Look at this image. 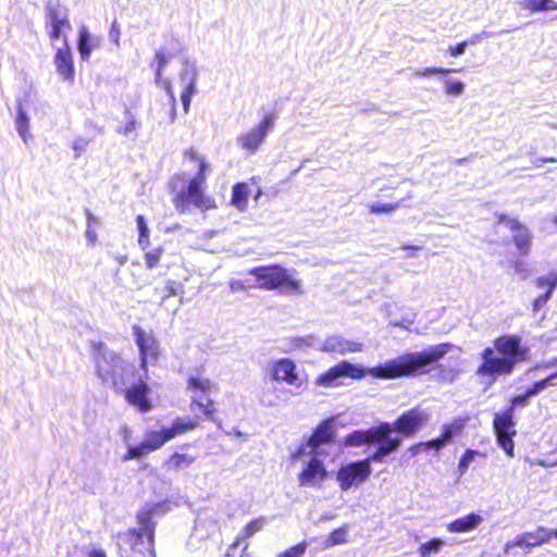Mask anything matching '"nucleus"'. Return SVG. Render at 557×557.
Returning <instances> with one entry per match:
<instances>
[{"label":"nucleus","instance_id":"nucleus-1","mask_svg":"<svg viewBox=\"0 0 557 557\" xmlns=\"http://www.w3.org/2000/svg\"><path fill=\"white\" fill-rule=\"evenodd\" d=\"M449 343L431 346L423 351L409 352L387 360L381 366L363 369L348 361H342L315 379L318 386L332 387L341 377L361 379L370 374L377 379L412 376L425 367L436 362L453 349Z\"/></svg>","mask_w":557,"mask_h":557},{"label":"nucleus","instance_id":"nucleus-2","mask_svg":"<svg viewBox=\"0 0 557 557\" xmlns=\"http://www.w3.org/2000/svg\"><path fill=\"white\" fill-rule=\"evenodd\" d=\"M209 169L208 162L194 148L184 152V170L173 176L170 183L174 193L173 202L180 212H185L189 205L200 210L215 207L214 200L202 190Z\"/></svg>","mask_w":557,"mask_h":557},{"label":"nucleus","instance_id":"nucleus-3","mask_svg":"<svg viewBox=\"0 0 557 557\" xmlns=\"http://www.w3.org/2000/svg\"><path fill=\"white\" fill-rule=\"evenodd\" d=\"M524 349L521 338L517 335H504L494 341V348L486 347L482 354L483 362L476 370L480 376H497L510 374L516 364L523 359Z\"/></svg>","mask_w":557,"mask_h":557},{"label":"nucleus","instance_id":"nucleus-4","mask_svg":"<svg viewBox=\"0 0 557 557\" xmlns=\"http://www.w3.org/2000/svg\"><path fill=\"white\" fill-rule=\"evenodd\" d=\"M164 512L163 505L152 504L144 506L137 513L136 519L139 524L138 529H129L125 532L116 534L119 547L128 545L135 553L150 557H157L154 550V517Z\"/></svg>","mask_w":557,"mask_h":557},{"label":"nucleus","instance_id":"nucleus-5","mask_svg":"<svg viewBox=\"0 0 557 557\" xmlns=\"http://www.w3.org/2000/svg\"><path fill=\"white\" fill-rule=\"evenodd\" d=\"M348 446L377 444V448L367 459L384 462L385 458L401 446L400 437L388 435V422H381L364 431H355L346 436Z\"/></svg>","mask_w":557,"mask_h":557},{"label":"nucleus","instance_id":"nucleus-6","mask_svg":"<svg viewBox=\"0 0 557 557\" xmlns=\"http://www.w3.org/2000/svg\"><path fill=\"white\" fill-rule=\"evenodd\" d=\"M257 280L258 287L267 290L280 289L284 294H304L301 281L297 278L295 269H285L273 264L252 268L248 272Z\"/></svg>","mask_w":557,"mask_h":557},{"label":"nucleus","instance_id":"nucleus-7","mask_svg":"<svg viewBox=\"0 0 557 557\" xmlns=\"http://www.w3.org/2000/svg\"><path fill=\"white\" fill-rule=\"evenodd\" d=\"M97 372L104 383L112 384L116 389H124L133 382L135 368L123 360L114 351L100 349L96 356Z\"/></svg>","mask_w":557,"mask_h":557},{"label":"nucleus","instance_id":"nucleus-8","mask_svg":"<svg viewBox=\"0 0 557 557\" xmlns=\"http://www.w3.org/2000/svg\"><path fill=\"white\" fill-rule=\"evenodd\" d=\"M529 397L524 394L515 396L511 399V408L503 413H496L494 417L493 425L496 433L499 446L505 450L509 457H513L515 444L512 437L516 434L515 424L512 420V410L515 407L524 406Z\"/></svg>","mask_w":557,"mask_h":557},{"label":"nucleus","instance_id":"nucleus-9","mask_svg":"<svg viewBox=\"0 0 557 557\" xmlns=\"http://www.w3.org/2000/svg\"><path fill=\"white\" fill-rule=\"evenodd\" d=\"M215 387L216 385L207 377L200 375L190 376L187 382V389L191 393V409L197 407L205 416L212 419L215 409L212 399L208 395Z\"/></svg>","mask_w":557,"mask_h":557},{"label":"nucleus","instance_id":"nucleus-10","mask_svg":"<svg viewBox=\"0 0 557 557\" xmlns=\"http://www.w3.org/2000/svg\"><path fill=\"white\" fill-rule=\"evenodd\" d=\"M371 462L373 460L363 459L341 467L336 473V481L341 491L347 492L351 487L366 482L372 473Z\"/></svg>","mask_w":557,"mask_h":557},{"label":"nucleus","instance_id":"nucleus-11","mask_svg":"<svg viewBox=\"0 0 557 557\" xmlns=\"http://www.w3.org/2000/svg\"><path fill=\"white\" fill-rule=\"evenodd\" d=\"M172 436L168 430V426H163L159 431L146 432L143 442L136 446H127L126 454L122 457L123 461H129L133 459H139L144 456L160 449L165 443L170 442Z\"/></svg>","mask_w":557,"mask_h":557},{"label":"nucleus","instance_id":"nucleus-12","mask_svg":"<svg viewBox=\"0 0 557 557\" xmlns=\"http://www.w3.org/2000/svg\"><path fill=\"white\" fill-rule=\"evenodd\" d=\"M430 421V414L422 409L413 408L404 412L393 423L388 422V435L392 432L399 433L405 437H411L424 428Z\"/></svg>","mask_w":557,"mask_h":557},{"label":"nucleus","instance_id":"nucleus-13","mask_svg":"<svg viewBox=\"0 0 557 557\" xmlns=\"http://www.w3.org/2000/svg\"><path fill=\"white\" fill-rule=\"evenodd\" d=\"M275 117L272 114H267L263 119L248 132L240 134L236 138V143L242 150L249 154L256 153L260 148L268 134L274 126Z\"/></svg>","mask_w":557,"mask_h":557},{"label":"nucleus","instance_id":"nucleus-14","mask_svg":"<svg viewBox=\"0 0 557 557\" xmlns=\"http://www.w3.org/2000/svg\"><path fill=\"white\" fill-rule=\"evenodd\" d=\"M310 458L305 462L302 470L298 474V483L304 487L320 488L327 478V471L324 462L318 454L308 455Z\"/></svg>","mask_w":557,"mask_h":557},{"label":"nucleus","instance_id":"nucleus-15","mask_svg":"<svg viewBox=\"0 0 557 557\" xmlns=\"http://www.w3.org/2000/svg\"><path fill=\"white\" fill-rule=\"evenodd\" d=\"M297 367L295 362L288 358H281L273 360L267 366V373L271 381L275 383H286L289 386H295L296 389L301 388L302 384L299 382Z\"/></svg>","mask_w":557,"mask_h":557},{"label":"nucleus","instance_id":"nucleus-16","mask_svg":"<svg viewBox=\"0 0 557 557\" xmlns=\"http://www.w3.org/2000/svg\"><path fill=\"white\" fill-rule=\"evenodd\" d=\"M47 25L51 40L66 38L65 33L72 29L69 20V10L59 3H49L47 5Z\"/></svg>","mask_w":557,"mask_h":557},{"label":"nucleus","instance_id":"nucleus-17","mask_svg":"<svg viewBox=\"0 0 557 557\" xmlns=\"http://www.w3.org/2000/svg\"><path fill=\"white\" fill-rule=\"evenodd\" d=\"M497 219L499 224H504L511 232L512 240L519 252L522 256H528L532 247V234L528 226L505 214H498Z\"/></svg>","mask_w":557,"mask_h":557},{"label":"nucleus","instance_id":"nucleus-18","mask_svg":"<svg viewBox=\"0 0 557 557\" xmlns=\"http://www.w3.org/2000/svg\"><path fill=\"white\" fill-rule=\"evenodd\" d=\"M552 537L557 539V529L548 530L544 527H539L532 532H524L517 535L513 540L505 544V553L507 554L512 547H528L533 548L550 541Z\"/></svg>","mask_w":557,"mask_h":557},{"label":"nucleus","instance_id":"nucleus-19","mask_svg":"<svg viewBox=\"0 0 557 557\" xmlns=\"http://www.w3.org/2000/svg\"><path fill=\"white\" fill-rule=\"evenodd\" d=\"M333 420H324L321 422L313 434L308 438L306 444H302L299 448V455H322L323 449L321 445L330 443L333 440Z\"/></svg>","mask_w":557,"mask_h":557},{"label":"nucleus","instance_id":"nucleus-20","mask_svg":"<svg viewBox=\"0 0 557 557\" xmlns=\"http://www.w3.org/2000/svg\"><path fill=\"white\" fill-rule=\"evenodd\" d=\"M133 335L139 348L141 368L146 369L149 361H156L158 359V341L152 333H148L137 325L133 327Z\"/></svg>","mask_w":557,"mask_h":557},{"label":"nucleus","instance_id":"nucleus-21","mask_svg":"<svg viewBox=\"0 0 557 557\" xmlns=\"http://www.w3.org/2000/svg\"><path fill=\"white\" fill-rule=\"evenodd\" d=\"M294 395L293 389L271 381L261 388L258 398L262 407L274 408L286 404Z\"/></svg>","mask_w":557,"mask_h":557},{"label":"nucleus","instance_id":"nucleus-22","mask_svg":"<svg viewBox=\"0 0 557 557\" xmlns=\"http://www.w3.org/2000/svg\"><path fill=\"white\" fill-rule=\"evenodd\" d=\"M54 66L59 76L63 81L73 83L74 82V62L72 52L67 42V38L64 39V47L59 48L54 55Z\"/></svg>","mask_w":557,"mask_h":557},{"label":"nucleus","instance_id":"nucleus-23","mask_svg":"<svg viewBox=\"0 0 557 557\" xmlns=\"http://www.w3.org/2000/svg\"><path fill=\"white\" fill-rule=\"evenodd\" d=\"M123 391L127 401L141 412H147L151 409V404L147 398L149 387L143 380H139L137 384H133L128 388L125 387Z\"/></svg>","mask_w":557,"mask_h":557},{"label":"nucleus","instance_id":"nucleus-24","mask_svg":"<svg viewBox=\"0 0 557 557\" xmlns=\"http://www.w3.org/2000/svg\"><path fill=\"white\" fill-rule=\"evenodd\" d=\"M362 345L345 339L338 335H332L324 339L320 346L321 351L325 352H338L345 355L348 352L361 351Z\"/></svg>","mask_w":557,"mask_h":557},{"label":"nucleus","instance_id":"nucleus-25","mask_svg":"<svg viewBox=\"0 0 557 557\" xmlns=\"http://www.w3.org/2000/svg\"><path fill=\"white\" fill-rule=\"evenodd\" d=\"M101 38L89 33L88 28L83 25L78 30L77 48L82 60L88 61L91 52L100 47Z\"/></svg>","mask_w":557,"mask_h":557},{"label":"nucleus","instance_id":"nucleus-26","mask_svg":"<svg viewBox=\"0 0 557 557\" xmlns=\"http://www.w3.org/2000/svg\"><path fill=\"white\" fill-rule=\"evenodd\" d=\"M484 521L483 517L479 513L471 512L467 516L457 518L447 523L446 529L450 533H467L472 532Z\"/></svg>","mask_w":557,"mask_h":557},{"label":"nucleus","instance_id":"nucleus-27","mask_svg":"<svg viewBox=\"0 0 557 557\" xmlns=\"http://www.w3.org/2000/svg\"><path fill=\"white\" fill-rule=\"evenodd\" d=\"M250 188L246 183H237L233 186L231 205L238 211L244 212L248 206Z\"/></svg>","mask_w":557,"mask_h":557},{"label":"nucleus","instance_id":"nucleus-28","mask_svg":"<svg viewBox=\"0 0 557 557\" xmlns=\"http://www.w3.org/2000/svg\"><path fill=\"white\" fill-rule=\"evenodd\" d=\"M518 5L521 10L530 11L531 13L557 10V2L555 0H519Z\"/></svg>","mask_w":557,"mask_h":557},{"label":"nucleus","instance_id":"nucleus-29","mask_svg":"<svg viewBox=\"0 0 557 557\" xmlns=\"http://www.w3.org/2000/svg\"><path fill=\"white\" fill-rule=\"evenodd\" d=\"M198 424V418H176L175 420H173L171 426H168V430L173 440L177 435L184 434L185 432L196 429Z\"/></svg>","mask_w":557,"mask_h":557},{"label":"nucleus","instance_id":"nucleus-30","mask_svg":"<svg viewBox=\"0 0 557 557\" xmlns=\"http://www.w3.org/2000/svg\"><path fill=\"white\" fill-rule=\"evenodd\" d=\"M267 524V518L265 517H259L255 520H251L249 523H247L240 533L237 535L234 544L232 547H236L240 544L242 541H245L249 537H251L257 532L261 531L264 525Z\"/></svg>","mask_w":557,"mask_h":557},{"label":"nucleus","instance_id":"nucleus-31","mask_svg":"<svg viewBox=\"0 0 557 557\" xmlns=\"http://www.w3.org/2000/svg\"><path fill=\"white\" fill-rule=\"evenodd\" d=\"M196 460L195 456L188 454L174 453L165 462V466L171 470H183L190 467Z\"/></svg>","mask_w":557,"mask_h":557},{"label":"nucleus","instance_id":"nucleus-32","mask_svg":"<svg viewBox=\"0 0 557 557\" xmlns=\"http://www.w3.org/2000/svg\"><path fill=\"white\" fill-rule=\"evenodd\" d=\"M197 76L198 72L195 63L185 62L181 72V82L184 85V89L197 90Z\"/></svg>","mask_w":557,"mask_h":557},{"label":"nucleus","instance_id":"nucleus-33","mask_svg":"<svg viewBox=\"0 0 557 557\" xmlns=\"http://www.w3.org/2000/svg\"><path fill=\"white\" fill-rule=\"evenodd\" d=\"M550 367H557V358H554L549 361H546V362H543L541 364H537L535 366L534 369H540V370H547L549 369ZM557 379V372H553L552 374H549L547 377L541 380V381H537L533 384V387L537 391V393L540 394L541 392H543L547 386L549 385H555L554 384V380Z\"/></svg>","mask_w":557,"mask_h":557},{"label":"nucleus","instance_id":"nucleus-34","mask_svg":"<svg viewBox=\"0 0 557 557\" xmlns=\"http://www.w3.org/2000/svg\"><path fill=\"white\" fill-rule=\"evenodd\" d=\"M348 525H343L332 531L323 543L324 548H330L336 545H343L348 543Z\"/></svg>","mask_w":557,"mask_h":557},{"label":"nucleus","instance_id":"nucleus-35","mask_svg":"<svg viewBox=\"0 0 557 557\" xmlns=\"http://www.w3.org/2000/svg\"><path fill=\"white\" fill-rule=\"evenodd\" d=\"M443 90L446 96L460 97L463 95L466 90V85L463 82L451 77H447L446 75L443 78Z\"/></svg>","mask_w":557,"mask_h":557},{"label":"nucleus","instance_id":"nucleus-36","mask_svg":"<svg viewBox=\"0 0 557 557\" xmlns=\"http://www.w3.org/2000/svg\"><path fill=\"white\" fill-rule=\"evenodd\" d=\"M444 545L445 542L438 537L422 543L418 548L419 557H433L442 550Z\"/></svg>","mask_w":557,"mask_h":557},{"label":"nucleus","instance_id":"nucleus-37","mask_svg":"<svg viewBox=\"0 0 557 557\" xmlns=\"http://www.w3.org/2000/svg\"><path fill=\"white\" fill-rule=\"evenodd\" d=\"M16 131L22 137L24 143H27L29 135V119L25 111L21 108L17 110V116L15 121Z\"/></svg>","mask_w":557,"mask_h":557},{"label":"nucleus","instance_id":"nucleus-38","mask_svg":"<svg viewBox=\"0 0 557 557\" xmlns=\"http://www.w3.org/2000/svg\"><path fill=\"white\" fill-rule=\"evenodd\" d=\"M535 285L537 288L546 287L545 294H548L552 297L554 289L557 287V271H553L547 275L540 276L535 280Z\"/></svg>","mask_w":557,"mask_h":557},{"label":"nucleus","instance_id":"nucleus-39","mask_svg":"<svg viewBox=\"0 0 557 557\" xmlns=\"http://www.w3.org/2000/svg\"><path fill=\"white\" fill-rule=\"evenodd\" d=\"M465 426V423L461 420H456L453 423L444 424L443 432L441 434V438L446 443V445L451 441V438L459 434Z\"/></svg>","mask_w":557,"mask_h":557},{"label":"nucleus","instance_id":"nucleus-40","mask_svg":"<svg viewBox=\"0 0 557 557\" xmlns=\"http://www.w3.org/2000/svg\"><path fill=\"white\" fill-rule=\"evenodd\" d=\"M456 72V70L453 69H446V67H435V66H428V67H419L414 71V76L417 77H431L435 75H442L446 76L447 74Z\"/></svg>","mask_w":557,"mask_h":557},{"label":"nucleus","instance_id":"nucleus-41","mask_svg":"<svg viewBox=\"0 0 557 557\" xmlns=\"http://www.w3.org/2000/svg\"><path fill=\"white\" fill-rule=\"evenodd\" d=\"M137 227L139 232L138 244L143 250L147 249L149 245V228L147 226L144 215L136 218Z\"/></svg>","mask_w":557,"mask_h":557},{"label":"nucleus","instance_id":"nucleus-42","mask_svg":"<svg viewBox=\"0 0 557 557\" xmlns=\"http://www.w3.org/2000/svg\"><path fill=\"white\" fill-rule=\"evenodd\" d=\"M511 268L513 269V273L520 277V280L525 281L531 276V268L527 260L517 259L511 262Z\"/></svg>","mask_w":557,"mask_h":557},{"label":"nucleus","instance_id":"nucleus-43","mask_svg":"<svg viewBox=\"0 0 557 557\" xmlns=\"http://www.w3.org/2000/svg\"><path fill=\"white\" fill-rule=\"evenodd\" d=\"M171 60V55L165 54L164 52L158 51L154 57L156 63V81L159 83L162 78V71L165 69L168 63Z\"/></svg>","mask_w":557,"mask_h":557},{"label":"nucleus","instance_id":"nucleus-44","mask_svg":"<svg viewBox=\"0 0 557 557\" xmlns=\"http://www.w3.org/2000/svg\"><path fill=\"white\" fill-rule=\"evenodd\" d=\"M478 455H480V453L478 450H473V449L466 450V453L462 455V457L460 458L459 463H458V470L461 475L466 473L467 469L474 461V459Z\"/></svg>","mask_w":557,"mask_h":557},{"label":"nucleus","instance_id":"nucleus-45","mask_svg":"<svg viewBox=\"0 0 557 557\" xmlns=\"http://www.w3.org/2000/svg\"><path fill=\"white\" fill-rule=\"evenodd\" d=\"M307 549V544L305 542L299 543L293 547H289L283 553L276 555V557H302Z\"/></svg>","mask_w":557,"mask_h":557},{"label":"nucleus","instance_id":"nucleus-46","mask_svg":"<svg viewBox=\"0 0 557 557\" xmlns=\"http://www.w3.org/2000/svg\"><path fill=\"white\" fill-rule=\"evenodd\" d=\"M162 256V249L157 248L145 253V263L148 269H153L158 265Z\"/></svg>","mask_w":557,"mask_h":557},{"label":"nucleus","instance_id":"nucleus-47","mask_svg":"<svg viewBox=\"0 0 557 557\" xmlns=\"http://www.w3.org/2000/svg\"><path fill=\"white\" fill-rule=\"evenodd\" d=\"M397 207H398V205L380 203V202L370 203L368 206L369 210L372 213H389V212L394 211Z\"/></svg>","mask_w":557,"mask_h":557},{"label":"nucleus","instance_id":"nucleus-48","mask_svg":"<svg viewBox=\"0 0 557 557\" xmlns=\"http://www.w3.org/2000/svg\"><path fill=\"white\" fill-rule=\"evenodd\" d=\"M164 85H165V90L171 99L170 123H173L176 117V99H175L174 92L172 90L171 83L166 81V82H164Z\"/></svg>","mask_w":557,"mask_h":557},{"label":"nucleus","instance_id":"nucleus-49","mask_svg":"<svg viewBox=\"0 0 557 557\" xmlns=\"http://www.w3.org/2000/svg\"><path fill=\"white\" fill-rule=\"evenodd\" d=\"M318 344V338L313 335H308V336H305V337H297L294 339V346L296 348H301V347H312V346H315Z\"/></svg>","mask_w":557,"mask_h":557},{"label":"nucleus","instance_id":"nucleus-50","mask_svg":"<svg viewBox=\"0 0 557 557\" xmlns=\"http://www.w3.org/2000/svg\"><path fill=\"white\" fill-rule=\"evenodd\" d=\"M126 117H127L126 125L121 129V133L124 136H128L137 127V122H136L135 117L128 111L126 112Z\"/></svg>","mask_w":557,"mask_h":557},{"label":"nucleus","instance_id":"nucleus-51","mask_svg":"<svg viewBox=\"0 0 557 557\" xmlns=\"http://www.w3.org/2000/svg\"><path fill=\"white\" fill-rule=\"evenodd\" d=\"M109 37H110L111 41L117 48H120V46H121V30H120V27H119V25H117V23L115 21L112 23L111 29L109 32Z\"/></svg>","mask_w":557,"mask_h":557},{"label":"nucleus","instance_id":"nucleus-52","mask_svg":"<svg viewBox=\"0 0 557 557\" xmlns=\"http://www.w3.org/2000/svg\"><path fill=\"white\" fill-rule=\"evenodd\" d=\"M550 299L548 294H543L536 297L532 302L533 312L540 311Z\"/></svg>","mask_w":557,"mask_h":557},{"label":"nucleus","instance_id":"nucleus-53","mask_svg":"<svg viewBox=\"0 0 557 557\" xmlns=\"http://www.w3.org/2000/svg\"><path fill=\"white\" fill-rule=\"evenodd\" d=\"M467 46H468L467 40L461 41V42L457 44L456 46H450L448 48V52L451 57H460L465 53Z\"/></svg>","mask_w":557,"mask_h":557},{"label":"nucleus","instance_id":"nucleus-54","mask_svg":"<svg viewBox=\"0 0 557 557\" xmlns=\"http://www.w3.org/2000/svg\"><path fill=\"white\" fill-rule=\"evenodd\" d=\"M196 91L197 90H190V89L183 90V92L181 95V99H182V103H183V108H184L185 112H188L191 97L196 94Z\"/></svg>","mask_w":557,"mask_h":557},{"label":"nucleus","instance_id":"nucleus-55","mask_svg":"<svg viewBox=\"0 0 557 557\" xmlns=\"http://www.w3.org/2000/svg\"><path fill=\"white\" fill-rule=\"evenodd\" d=\"M445 446H446V443L441 437L432 440V441L424 442V448L425 449L441 450Z\"/></svg>","mask_w":557,"mask_h":557},{"label":"nucleus","instance_id":"nucleus-56","mask_svg":"<svg viewBox=\"0 0 557 557\" xmlns=\"http://www.w3.org/2000/svg\"><path fill=\"white\" fill-rule=\"evenodd\" d=\"M87 141L85 139H76L73 144V150L76 152V157H79L85 151Z\"/></svg>","mask_w":557,"mask_h":557},{"label":"nucleus","instance_id":"nucleus-57","mask_svg":"<svg viewBox=\"0 0 557 557\" xmlns=\"http://www.w3.org/2000/svg\"><path fill=\"white\" fill-rule=\"evenodd\" d=\"M86 238L90 245H95L98 238L96 228L90 224L86 228Z\"/></svg>","mask_w":557,"mask_h":557},{"label":"nucleus","instance_id":"nucleus-58","mask_svg":"<svg viewBox=\"0 0 557 557\" xmlns=\"http://www.w3.org/2000/svg\"><path fill=\"white\" fill-rule=\"evenodd\" d=\"M491 35H492V33H490V32H486V30L481 32V33H479V34H475V35L471 36V37H470V39H469V41H468V44H470V45H476V44H479L483 38H488Z\"/></svg>","mask_w":557,"mask_h":557},{"label":"nucleus","instance_id":"nucleus-59","mask_svg":"<svg viewBox=\"0 0 557 557\" xmlns=\"http://www.w3.org/2000/svg\"><path fill=\"white\" fill-rule=\"evenodd\" d=\"M422 448H424V442H421V443H419V444H416V445L411 446V447L408 449V451H409L412 456H416V455H418V454L421 451V449H422Z\"/></svg>","mask_w":557,"mask_h":557},{"label":"nucleus","instance_id":"nucleus-60","mask_svg":"<svg viewBox=\"0 0 557 557\" xmlns=\"http://www.w3.org/2000/svg\"><path fill=\"white\" fill-rule=\"evenodd\" d=\"M391 324L393 326H398V327H403V329H406V330H409L410 325L412 324V320H406V321H403V322H391Z\"/></svg>","mask_w":557,"mask_h":557},{"label":"nucleus","instance_id":"nucleus-61","mask_svg":"<svg viewBox=\"0 0 557 557\" xmlns=\"http://www.w3.org/2000/svg\"><path fill=\"white\" fill-rule=\"evenodd\" d=\"M92 225V227L96 228L97 225H99V220L90 212H87V225Z\"/></svg>","mask_w":557,"mask_h":557},{"label":"nucleus","instance_id":"nucleus-62","mask_svg":"<svg viewBox=\"0 0 557 557\" xmlns=\"http://www.w3.org/2000/svg\"><path fill=\"white\" fill-rule=\"evenodd\" d=\"M166 289H168L169 296H174L177 294V290L175 288V283L173 281H169L166 283Z\"/></svg>","mask_w":557,"mask_h":557},{"label":"nucleus","instance_id":"nucleus-63","mask_svg":"<svg viewBox=\"0 0 557 557\" xmlns=\"http://www.w3.org/2000/svg\"><path fill=\"white\" fill-rule=\"evenodd\" d=\"M89 557H107V555L101 549H94L89 553Z\"/></svg>","mask_w":557,"mask_h":557},{"label":"nucleus","instance_id":"nucleus-64","mask_svg":"<svg viewBox=\"0 0 557 557\" xmlns=\"http://www.w3.org/2000/svg\"><path fill=\"white\" fill-rule=\"evenodd\" d=\"M537 465L542 466V467H552V466H556L557 465V460L554 461V462H550V460H540L537 461Z\"/></svg>","mask_w":557,"mask_h":557}]
</instances>
